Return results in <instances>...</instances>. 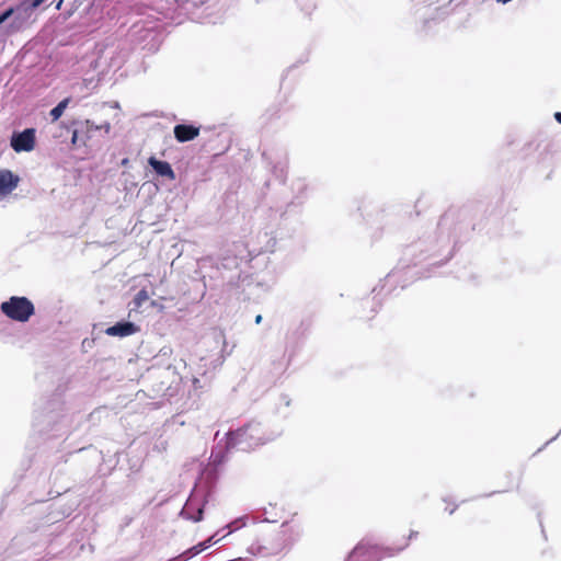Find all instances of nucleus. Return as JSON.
<instances>
[{"label":"nucleus","mask_w":561,"mask_h":561,"mask_svg":"<svg viewBox=\"0 0 561 561\" xmlns=\"http://www.w3.org/2000/svg\"><path fill=\"white\" fill-rule=\"evenodd\" d=\"M282 432L283 428H280L278 423H243L236 430H229L225 448L214 450L208 465L221 468L227 461L230 449L236 448L241 451H249L275 439Z\"/></svg>","instance_id":"1"},{"label":"nucleus","mask_w":561,"mask_h":561,"mask_svg":"<svg viewBox=\"0 0 561 561\" xmlns=\"http://www.w3.org/2000/svg\"><path fill=\"white\" fill-rule=\"evenodd\" d=\"M409 546L407 541L404 546L400 548L381 547L373 545L367 540H362L357 546L350 552L345 561H380L386 557H393L404 550Z\"/></svg>","instance_id":"2"},{"label":"nucleus","mask_w":561,"mask_h":561,"mask_svg":"<svg viewBox=\"0 0 561 561\" xmlns=\"http://www.w3.org/2000/svg\"><path fill=\"white\" fill-rule=\"evenodd\" d=\"M210 497L211 495H208L206 491L195 485L182 507L180 516L194 523L203 520L205 505Z\"/></svg>","instance_id":"3"},{"label":"nucleus","mask_w":561,"mask_h":561,"mask_svg":"<svg viewBox=\"0 0 561 561\" xmlns=\"http://www.w3.org/2000/svg\"><path fill=\"white\" fill-rule=\"evenodd\" d=\"M0 310L11 320L26 322L35 312L33 302L23 296H12L1 302Z\"/></svg>","instance_id":"4"},{"label":"nucleus","mask_w":561,"mask_h":561,"mask_svg":"<svg viewBox=\"0 0 561 561\" xmlns=\"http://www.w3.org/2000/svg\"><path fill=\"white\" fill-rule=\"evenodd\" d=\"M35 134L34 128H26L22 131H14L11 136L10 145L15 152H28L35 147Z\"/></svg>","instance_id":"5"},{"label":"nucleus","mask_w":561,"mask_h":561,"mask_svg":"<svg viewBox=\"0 0 561 561\" xmlns=\"http://www.w3.org/2000/svg\"><path fill=\"white\" fill-rule=\"evenodd\" d=\"M220 477V468L207 465L201 472L198 482L195 484L213 495Z\"/></svg>","instance_id":"6"},{"label":"nucleus","mask_w":561,"mask_h":561,"mask_svg":"<svg viewBox=\"0 0 561 561\" xmlns=\"http://www.w3.org/2000/svg\"><path fill=\"white\" fill-rule=\"evenodd\" d=\"M173 134L179 142H186L199 135V127L192 124H178L173 128Z\"/></svg>","instance_id":"7"},{"label":"nucleus","mask_w":561,"mask_h":561,"mask_svg":"<svg viewBox=\"0 0 561 561\" xmlns=\"http://www.w3.org/2000/svg\"><path fill=\"white\" fill-rule=\"evenodd\" d=\"M138 331V327L130 321H121L108 327L105 333L110 336H129Z\"/></svg>","instance_id":"8"},{"label":"nucleus","mask_w":561,"mask_h":561,"mask_svg":"<svg viewBox=\"0 0 561 561\" xmlns=\"http://www.w3.org/2000/svg\"><path fill=\"white\" fill-rule=\"evenodd\" d=\"M148 164L159 176L167 178L169 180H175V173L169 162L158 160L154 157H150L148 159Z\"/></svg>","instance_id":"9"},{"label":"nucleus","mask_w":561,"mask_h":561,"mask_svg":"<svg viewBox=\"0 0 561 561\" xmlns=\"http://www.w3.org/2000/svg\"><path fill=\"white\" fill-rule=\"evenodd\" d=\"M19 183V176L9 170H0V195L11 193Z\"/></svg>","instance_id":"10"},{"label":"nucleus","mask_w":561,"mask_h":561,"mask_svg":"<svg viewBox=\"0 0 561 561\" xmlns=\"http://www.w3.org/2000/svg\"><path fill=\"white\" fill-rule=\"evenodd\" d=\"M279 551V548H267L266 546L262 545L261 542L256 541V542H253L251 546H249L248 548V552L251 553L252 556H261V557H266V556H270V554H273V553H276Z\"/></svg>","instance_id":"11"},{"label":"nucleus","mask_w":561,"mask_h":561,"mask_svg":"<svg viewBox=\"0 0 561 561\" xmlns=\"http://www.w3.org/2000/svg\"><path fill=\"white\" fill-rule=\"evenodd\" d=\"M70 102L69 98L64 99L60 101L54 108L50 111V116L53 121H57L61 117L65 110L67 108L68 104Z\"/></svg>","instance_id":"12"},{"label":"nucleus","mask_w":561,"mask_h":561,"mask_svg":"<svg viewBox=\"0 0 561 561\" xmlns=\"http://www.w3.org/2000/svg\"><path fill=\"white\" fill-rule=\"evenodd\" d=\"M248 516H240L234 520L230 522L225 528L228 529L226 535H229L247 525Z\"/></svg>","instance_id":"13"},{"label":"nucleus","mask_w":561,"mask_h":561,"mask_svg":"<svg viewBox=\"0 0 561 561\" xmlns=\"http://www.w3.org/2000/svg\"><path fill=\"white\" fill-rule=\"evenodd\" d=\"M149 299V295L146 289L139 290L135 297H134V305L136 308H139L142 306L144 302H146Z\"/></svg>","instance_id":"14"},{"label":"nucleus","mask_w":561,"mask_h":561,"mask_svg":"<svg viewBox=\"0 0 561 561\" xmlns=\"http://www.w3.org/2000/svg\"><path fill=\"white\" fill-rule=\"evenodd\" d=\"M221 530H218L217 533H215L213 536H210L209 538H207L206 540L204 541H201V545H204L205 546V550L210 548L213 545H216L217 542H219L222 538H225L227 535H222L221 537H218L219 533Z\"/></svg>","instance_id":"15"},{"label":"nucleus","mask_w":561,"mask_h":561,"mask_svg":"<svg viewBox=\"0 0 561 561\" xmlns=\"http://www.w3.org/2000/svg\"><path fill=\"white\" fill-rule=\"evenodd\" d=\"M14 13L13 8H8L3 12L0 13V25L3 24L9 18H11Z\"/></svg>","instance_id":"16"},{"label":"nucleus","mask_w":561,"mask_h":561,"mask_svg":"<svg viewBox=\"0 0 561 561\" xmlns=\"http://www.w3.org/2000/svg\"><path fill=\"white\" fill-rule=\"evenodd\" d=\"M85 125H87V129L90 131V130H99L101 129L100 125H96L94 124L93 122L91 121H87L85 122Z\"/></svg>","instance_id":"17"},{"label":"nucleus","mask_w":561,"mask_h":561,"mask_svg":"<svg viewBox=\"0 0 561 561\" xmlns=\"http://www.w3.org/2000/svg\"><path fill=\"white\" fill-rule=\"evenodd\" d=\"M101 129H104L105 133H108L111 130V124L108 122H105L100 125Z\"/></svg>","instance_id":"18"},{"label":"nucleus","mask_w":561,"mask_h":561,"mask_svg":"<svg viewBox=\"0 0 561 561\" xmlns=\"http://www.w3.org/2000/svg\"><path fill=\"white\" fill-rule=\"evenodd\" d=\"M296 184H297V188H298L299 192H302V191L306 190V184H305L304 181L299 180Z\"/></svg>","instance_id":"19"},{"label":"nucleus","mask_w":561,"mask_h":561,"mask_svg":"<svg viewBox=\"0 0 561 561\" xmlns=\"http://www.w3.org/2000/svg\"><path fill=\"white\" fill-rule=\"evenodd\" d=\"M417 535H419V533H417V531H415V530H411V531H410V534H409V537H408V541H409V540H412V539H414V538H416V537H417Z\"/></svg>","instance_id":"20"},{"label":"nucleus","mask_w":561,"mask_h":561,"mask_svg":"<svg viewBox=\"0 0 561 561\" xmlns=\"http://www.w3.org/2000/svg\"><path fill=\"white\" fill-rule=\"evenodd\" d=\"M77 141H78V130H73L72 137H71V142L77 144Z\"/></svg>","instance_id":"21"},{"label":"nucleus","mask_w":561,"mask_h":561,"mask_svg":"<svg viewBox=\"0 0 561 561\" xmlns=\"http://www.w3.org/2000/svg\"><path fill=\"white\" fill-rule=\"evenodd\" d=\"M45 0H33L32 7L37 8L39 7Z\"/></svg>","instance_id":"22"},{"label":"nucleus","mask_w":561,"mask_h":561,"mask_svg":"<svg viewBox=\"0 0 561 561\" xmlns=\"http://www.w3.org/2000/svg\"><path fill=\"white\" fill-rule=\"evenodd\" d=\"M554 118L559 124H561V112L554 113Z\"/></svg>","instance_id":"23"},{"label":"nucleus","mask_w":561,"mask_h":561,"mask_svg":"<svg viewBox=\"0 0 561 561\" xmlns=\"http://www.w3.org/2000/svg\"><path fill=\"white\" fill-rule=\"evenodd\" d=\"M199 382H201V381H199V379H198V378H196V377H194V379H193V385H194V387H195V388L201 387V386H199Z\"/></svg>","instance_id":"24"},{"label":"nucleus","mask_w":561,"mask_h":561,"mask_svg":"<svg viewBox=\"0 0 561 561\" xmlns=\"http://www.w3.org/2000/svg\"><path fill=\"white\" fill-rule=\"evenodd\" d=\"M262 319H263V318H262V316H261V314H257V316L255 317V323H256V324H260V323L262 322Z\"/></svg>","instance_id":"25"},{"label":"nucleus","mask_w":561,"mask_h":561,"mask_svg":"<svg viewBox=\"0 0 561 561\" xmlns=\"http://www.w3.org/2000/svg\"><path fill=\"white\" fill-rule=\"evenodd\" d=\"M458 505H455L454 507H449V511L448 513L451 515L455 513V511L457 510Z\"/></svg>","instance_id":"26"},{"label":"nucleus","mask_w":561,"mask_h":561,"mask_svg":"<svg viewBox=\"0 0 561 561\" xmlns=\"http://www.w3.org/2000/svg\"><path fill=\"white\" fill-rule=\"evenodd\" d=\"M560 434H561V430L559 431V433H558L556 436H553L550 440H548V442L546 443V445H548L549 443H551L552 440H554V439H556Z\"/></svg>","instance_id":"27"},{"label":"nucleus","mask_w":561,"mask_h":561,"mask_svg":"<svg viewBox=\"0 0 561 561\" xmlns=\"http://www.w3.org/2000/svg\"><path fill=\"white\" fill-rule=\"evenodd\" d=\"M61 4H62V0H59V1L56 3V9H57V10H59V9H60V7H61Z\"/></svg>","instance_id":"28"},{"label":"nucleus","mask_w":561,"mask_h":561,"mask_svg":"<svg viewBox=\"0 0 561 561\" xmlns=\"http://www.w3.org/2000/svg\"><path fill=\"white\" fill-rule=\"evenodd\" d=\"M287 525H288V523H287V522L283 523V524H282V528L287 527Z\"/></svg>","instance_id":"29"},{"label":"nucleus","mask_w":561,"mask_h":561,"mask_svg":"<svg viewBox=\"0 0 561 561\" xmlns=\"http://www.w3.org/2000/svg\"><path fill=\"white\" fill-rule=\"evenodd\" d=\"M102 411H96L94 413H92V415H95V414H101Z\"/></svg>","instance_id":"30"},{"label":"nucleus","mask_w":561,"mask_h":561,"mask_svg":"<svg viewBox=\"0 0 561 561\" xmlns=\"http://www.w3.org/2000/svg\"><path fill=\"white\" fill-rule=\"evenodd\" d=\"M127 162H128V160H127V159H124L122 163H123V164H126Z\"/></svg>","instance_id":"31"}]
</instances>
